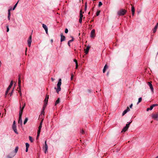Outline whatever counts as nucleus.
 <instances>
[{"label": "nucleus", "instance_id": "15", "mask_svg": "<svg viewBox=\"0 0 158 158\" xmlns=\"http://www.w3.org/2000/svg\"><path fill=\"white\" fill-rule=\"evenodd\" d=\"M20 110L19 111V117H22L23 109H21V106H20Z\"/></svg>", "mask_w": 158, "mask_h": 158}, {"label": "nucleus", "instance_id": "17", "mask_svg": "<svg viewBox=\"0 0 158 158\" xmlns=\"http://www.w3.org/2000/svg\"><path fill=\"white\" fill-rule=\"evenodd\" d=\"M108 68V66L107 65V64H106L104 66V68L103 69V72L104 73L106 70Z\"/></svg>", "mask_w": 158, "mask_h": 158}, {"label": "nucleus", "instance_id": "55", "mask_svg": "<svg viewBox=\"0 0 158 158\" xmlns=\"http://www.w3.org/2000/svg\"><path fill=\"white\" fill-rule=\"evenodd\" d=\"M13 90H13L11 92V93H10V95H11L12 94H13Z\"/></svg>", "mask_w": 158, "mask_h": 158}, {"label": "nucleus", "instance_id": "48", "mask_svg": "<svg viewBox=\"0 0 158 158\" xmlns=\"http://www.w3.org/2000/svg\"><path fill=\"white\" fill-rule=\"evenodd\" d=\"M74 61L75 63L76 64L77 63V60L76 59H74Z\"/></svg>", "mask_w": 158, "mask_h": 158}, {"label": "nucleus", "instance_id": "1", "mask_svg": "<svg viewBox=\"0 0 158 158\" xmlns=\"http://www.w3.org/2000/svg\"><path fill=\"white\" fill-rule=\"evenodd\" d=\"M18 2H19V1L15 4V5L14 6V7H13V8H12V7H11L10 9H9L8 10V15L7 18L9 20H10V11L12 10H14L15 9V8L17 6V5Z\"/></svg>", "mask_w": 158, "mask_h": 158}, {"label": "nucleus", "instance_id": "8", "mask_svg": "<svg viewBox=\"0 0 158 158\" xmlns=\"http://www.w3.org/2000/svg\"><path fill=\"white\" fill-rule=\"evenodd\" d=\"M44 149H45L44 152L46 153L47 152H48V146L46 143V141H45V146L44 148Z\"/></svg>", "mask_w": 158, "mask_h": 158}, {"label": "nucleus", "instance_id": "39", "mask_svg": "<svg viewBox=\"0 0 158 158\" xmlns=\"http://www.w3.org/2000/svg\"><path fill=\"white\" fill-rule=\"evenodd\" d=\"M102 5V2H99L98 4V6H101Z\"/></svg>", "mask_w": 158, "mask_h": 158}, {"label": "nucleus", "instance_id": "21", "mask_svg": "<svg viewBox=\"0 0 158 158\" xmlns=\"http://www.w3.org/2000/svg\"><path fill=\"white\" fill-rule=\"evenodd\" d=\"M73 41V38L72 40H69L68 42V44L69 46H70V43H71V42Z\"/></svg>", "mask_w": 158, "mask_h": 158}, {"label": "nucleus", "instance_id": "30", "mask_svg": "<svg viewBox=\"0 0 158 158\" xmlns=\"http://www.w3.org/2000/svg\"><path fill=\"white\" fill-rule=\"evenodd\" d=\"M153 108H152V106H150V107L148 108H147V111H148L149 110H151Z\"/></svg>", "mask_w": 158, "mask_h": 158}, {"label": "nucleus", "instance_id": "4", "mask_svg": "<svg viewBox=\"0 0 158 158\" xmlns=\"http://www.w3.org/2000/svg\"><path fill=\"white\" fill-rule=\"evenodd\" d=\"M32 42L31 35L27 40V44L29 47H30Z\"/></svg>", "mask_w": 158, "mask_h": 158}, {"label": "nucleus", "instance_id": "25", "mask_svg": "<svg viewBox=\"0 0 158 158\" xmlns=\"http://www.w3.org/2000/svg\"><path fill=\"white\" fill-rule=\"evenodd\" d=\"M42 125H40L39 126V128H38V131L39 132H40V130L41 129V128H42Z\"/></svg>", "mask_w": 158, "mask_h": 158}, {"label": "nucleus", "instance_id": "24", "mask_svg": "<svg viewBox=\"0 0 158 158\" xmlns=\"http://www.w3.org/2000/svg\"><path fill=\"white\" fill-rule=\"evenodd\" d=\"M47 104H44V106H43V111H42V112H43L44 113V110L47 106Z\"/></svg>", "mask_w": 158, "mask_h": 158}, {"label": "nucleus", "instance_id": "54", "mask_svg": "<svg viewBox=\"0 0 158 158\" xmlns=\"http://www.w3.org/2000/svg\"><path fill=\"white\" fill-rule=\"evenodd\" d=\"M28 148H26V152H28Z\"/></svg>", "mask_w": 158, "mask_h": 158}, {"label": "nucleus", "instance_id": "7", "mask_svg": "<svg viewBox=\"0 0 158 158\" xmlns=\"http://www.w3.org/2000/svg\"><path fill=\"white\" fill-rule=\"evenodd\" d=\"M151 83V82H148V83L151 90L152 92H153V88Z\"/></svg>", "mask_w": 158, "mask_h": 158}, {"label": "nucleus", "instance_id": "43", "mask_svg": "<svg viewBox=\"0 0 158 158\" xmlns=\"http://www.w3.org/2000/svg\"><path fill=\"white\" fill-rule=\"evenodd\" d=\"M43 119L41 121V122L40 123V125H42V124L43 122Z\"/></svg>", "mask_w": 158, "mask_h": 158}, {"label": "nucleus", "instance_id": "62", "mask_svg": "<svg viewBox=\"0 0 158 158\" xmlns=\"http://www.w3.org/2000/svg\"><path fill=\"white\" fill-rule=\"evenodd\" d=\"M155 158H158V156H156Z\"/></svg>", "mask_w": 158, "mask_h": 158}, {"label": "nucleus", "instance_id": "61", "mask_svg": "<svg viewBox=\"0 0 158 158\" xmlns=\"http://www.w3.org/2000/svg\"><path fill=\"white\" fill-rule=\"evenodd\" d=\"M44 113L43 112H42V111L41 112V114H44Z\"/></svg>", "mask_w": 158, "mask_h": 158}, {"label": "nucleus", "instance_id": "38", "mask_svg": "<svg viewBox=\"0 0 158 158\" xmlns=\"http://www.w3.org/2000/svg\"><path fill=\"white\" fill-rule=\"evenodd\" d=\"M82 18H80L79 19V22L80 23H81L82 22Z\"/></svg>", "mask_w": 158, "mask_h": 158}, {"label": "nucleus", "instance_id": "41", "mask_svg": "<svg viewBox=\"0 0 158 158\" xmlns=\"http://www.w3.org/2000/svg\"><path fill=\"white\" fill-rule=\"evenodd\" d=\"M157 106V104H153V105H152L151 106H152V108H153V107H154V106Z\"/></svg>", "mask_w": 158, "mask_h": 158}, {"label": "nucleus", "instance_id": "47", "mask_svg": "<svg viewBox=\"0 0 158 158\" xmlns=\"http://www.w3.org/2000/svg\"><path fill=\"white\" fill-rule=\"evenodd\" d=\"M99 14V11H98L96 13V15L97 16H98Z\"/></svg>", "mask_w": 158, "mask_h": 158}, {"label": "nucleus", "instance_id": "22", "mask_svg": "<svg viewBox=\"0 0 158 158\" xmlns=\"http://www.w3.org/2000/svg\"><path fill=\"white\" fill-rule=\"evenodd\" d=\"M128 129V128L127 127H126L125 126L123 129L122 131L121 132H122L123 131L125 132Z\"/></svg>", "mask_w": 158, "mask_h": 158}, {"label": "nucleus", "instance_id": "29", "mask_svg": "<svg viewBox=\"0 0 158 158\" xmlns=\"http://www.w3.org/2000/svg\"><path fill=\"white\" fill-rule=\"evenodd\" d=\"M142 100V98H139L138 99V101L137 103V104H138L139 103L141 102Z\"/></svg>", "mask_w": 158, "mask_h": 158}, {"label": "nucleus", "instance_id": "27", "mask_svg": "<svg viewBox=\"0 0 158 158\" xmlns=\"http://www.w3.org/2000/svg\"><path fill=\"white\" fill-rule=\"evenodd\" d=\"M28 120V119L27 118H25V119L24 121V122H23L24 124H25L27 123Z\"/></svg>", "mask_w": 158, "mask_h": 158}, {"label": "nucleus", "instance_id": "23", "mask_svg": "<svg viewBox=\"0 0 158 158\" xmlns=\"http://www.w3.org/2000/svg\"><path fill=\"white\" fill-rule=\"evenodd\" d=\"M18 149H19V148L18 147H16L15 148V150H15V152H15V153L14 154V155H15V154L17 153V151L18 150Z\"/></svg>", "mask_w": 158, "mask_h": 158}, {"label": "nucleus", "instance_id": "13", "mask_svg": "<svg viewBox=\"0 0 158 158\" xmlns=\"http://www.w3.org/2000/svg\"><path fill=\"white\" fill-rule=\"evenodd\" d=\"M13 129L14 130L15 132L17 134H18V133L17 131V130L16 129V125H15L14 126H13Z\"/></svg>", "mask_w": 158, "mask_h": 158}, {"label": "nucleus", "instance_id": "10", "mask_svg": "<svg viewBox=\"0 0 158 158\" xmlns=\"http://www.w3.org/2000/svg\"><path fill=\"white\" fill-rule=\"evenodd\" d=\"M130 110V109L128 107H127V109L124 110L123 113H122V116L124 115L127 112L129 111Z\"/></svg>", "mask_w": 158, "mask_h": 158}, {"label": "nucleus", "instance_id": "2", "mask_svg": "<svg viewBox=\"0 0 158 158\" xmlns=\"http://www.w3.org/2000/svg\"><path fill=\"white\" fill-rule=\"evenodd\" d=\"M61 84V80H59V81L57 85V88L56 89V87L55 88V89H56V91L58 93L61 90L60 86Z\"/></svg>", "mask_w": 158, "mask_h": 158}, {"label": "nucleus", "instance_id": "20", "mask_svg": "<svg viewBox=\"0 0 158 158\" xmlns=\"http://www.w3.org/2000/svg\"><path fill=\"white\" fill-rule=\"evenodd\" d=\"M19 123H20L21 125L22 124V117H19Z\"/></svg>", "mask_w": 158, "mask_h": 158}, {"label": "nucleus", "instance_id": "46", "mask_svg": "<svg viewBox=\"0 0 158 158\" xmlns=\"http://www.w3.org/2000/svg\"><path fill=\"white\" fill-rule=\"evenodd\" d=\"M25 105H26V104L25 103H24V104H23V106L22 107V109H24L25 106Z\"/></svg>", "mask_w": 158, "mask_h": 158}, {"label": "nucleus", "instance_id": "19", "mask_svg": "<svg viewBox=\"0 0 158 158\" xmlns=\"http://www.w3.org/2000/svg\"><path fill=\"white\" fill-rule=\"evenodd\" d=\"M84 13V12H82L81 10L80 11V18H82L83 17V14Z\"/></svg>", "mask_w": 158, "mask_h": 158}, {"label": "nucleus", "instance_id": "35", "mask_svg": "<svg viewBox=\"0 0 158 158\" xmlns=\"http://www.w3.org/2000/svg\"><path fill=\"white\" fill-rule=\"evenodd\" d=\"M13 84V81H12L10 82V85H9V86H10V87H12V85Z\"/></svg>", "mask_w": 158, "mask_h": 158}, {"label": "nucleus", "instance_id": "52", "mask_svg": "<svg viewBox=\"0 0 158 158\" xmlns=\"http://www.w3.org/2000/svg\"><path fill=\"white\" fill-rule=\"evenodd\" d=\"M133 106L132 104H131L130 106V108H131Z\"/></svg>", "mask_w": 158, "mask_h": 158}, {"label": "nucleus", "instance_id": "42", "mask_svg": "<svg viewBox=\"0 0 158 158\" xmlns=\"http://www.w3.org/2000/svg\"><path fill=\"white\" fill-rule=\"evenodd\" d=\"M43 119L41 121V122L40 123V125H42V124L43 122Z\"/></svg>", "mask_w": 158, "mask_h": 158}, {"label": "nucleus", "instance_id": "34", "mask_svg": "<svg viewBox=\"0 0 158 158\" xmlns=\"http://www.w3.org/2000/svg\"><path fill=\"white\" fill-rule=\"evenodd\" d=\"M26 148H28L29 147V144L28 143H26Z\"/></svg>", "mask_w": 158, "mask_h": 158}, {"label": "nucleus", "instance_id": "32", "mask_svg": "<svg viewBox=\"0 0 158 158\" xmlns=\"http://www.w3.org/2000/svg\"><path fill=\"white\" fill-rule=\"evenodd\" d=\"M21 83V80H19L18 84L19 88L20 87V83Z\"/></svg>", "mask_w": 158, "mask_h": 158}, {"label": "nucleus", "instance_id": "9", "mask_svg": "<svg viewBox=\"0 0 158 158\" xmlns=\"http://www.w3.org/2000/svg\"><path fill=\"white\" fill-rule=\"evenodd\" d=\"M42 27H43V28L45 30L46 33L48 34V27L47 26L44 24H42Z\"/></svg>", "mask_w": 158, "mask_h": 158}, {"label": "nucleus", "instance_id": "31", "mask_svg": "<svg viewBox=\"0 0 158 158\" xmlns=\"http://www.w3.org/2000/svg\"><path fill=\"white\" fill-rule=\"evenodd\" d=\"M131 123V122H129L128 123L126 124V126H125V127H127L128 128L129 126L130 123Z\"/></svg>", "mask_w": 158, "mask_h": 158}, {"label": "nucleus", "instance_id": "16", "mask_svg": "<svg viewBox=\"0 0 158 158\" xmlns=\"http://www.w3.org/2000/svg\"><path fill=\"white\" fill-rule=\"evenodd\" d=\"M158 27V23L156 25L154 28L153 29V33H155L156 31V30Z\"/></svg>", "mask_w": 158, "mask_h": 158}, {"label": "nucleus", "instance_id": "33", "mask_svg": "<svg viewBox=\"0 0 158 158\" xmlns=\"http://www.w3.org/2000/svg\"><path fill=\"white\" fill-rule=\"evenodd\" d=\"M6 31L7 32H8L9 31V26L8 25H6Z\"/></svg>", "mask_w": 158, "mask_h": 158}, {"label": "nucleus", "instance_id": "58", "mask_svg": "<svg viewBox=\"0 0 158 158\" xmlns=\"http://www.w3.org/2000/svg\"><path fill=\"white\" fill-rule=\"evenodd\" d=\"M51 41L52 43L53 42V40L52 39L51 40Z\"/></svg>", "mask_w": 158, "mask_h": 158}, {"label": "nucleus", "instance_id": "11", "mask_svg": "<svg viewBox=\"0 0 158 158\" xmlns=\"http://www.w3.org/2000/svg\"><path fill=\"white\" fill-rule=\"evenodd\" d=\"M48 98L49 96L47 95H46V97L44 100V104H47Z\"/></svg>", "mask_w": 158, "mask_h": 158}, {"label": "nucleus", "instance_id": "60", "mask_svg": "<svg viewBox=\"0 0 158 158\" xmlns=\"http://www.w3.org/2000/svg\"><path fill=\"white\" fill-rule=\"evenodd\" d=\"M73 76H71V79H73Z\"/></svg>", "mask_w": 158, "mask_h": 158}, {"label": "nucleus", "instance_id": "59", "mask_svg": "<svg viewBox=\"0 0 158 158\" xmlns=\"http://www.w3.org/2000/svg\"><path fill=\"white\" fill-rule=\"evenodd\" d=\"M27 48H26V50H25L26 54V52H27Z\"/></svg>", "mask_w": 158, "mask_h": 158}, {"label": "nucleus", "instance_id": "56", "mask_svg": "<svg viewBox=\"0 0 158 158\" xmlns=\"http://www.w3.org/2000/svg\"><path fill=\"white\" fill-rule=\"evenodd\" d=\"M22 78L21 76H19V79H21Z\"/></svg>", "mask_w": 158, "mask_h": 158}, {"label": "nucleus", "instance_id": "12", "mask_svg": "<svg viewBox=\"0 0 158 158\" xmlns=\"http://www.w3.org/2000/svg\"><path fill=\"white\" fill-rule=\"evenodd\" d=\"M61 38H60V41L61 42L64 41L65 40V38L64 36L62 34H61L60 35Z\"/></svg>", "mask_w": 158, "mask_h": 158}, {"label": "nucleus", "instance_id": "14", "mask_svg": "<svg viewBox=\"0 0 158 158\" xmlns=\"http://www.w3.org/2000/svg\"><path fill=\"white\" fill-rule=\"evenodd\" d=\"M90 48V46L89 45L86 48L85 50V54H86L88 53Z\"/></svg>", "mask_w": 158, "mask_h": 158}, {"label": "nucleus", "instance_id": "44", "mask_svg": "<svg viewBox=\"0 0 158 158\" xmlns=\"http://www.w3.org/2000/svg\"><path fill=\"white\" fill-rule=\"evenodd\" d=\"M81 133L82 134H83L84 133V131H83V130H81Z\"/></svg>", "mask_w": 158, "mask_h": 158}, {"label": "nucleus", "instance_id": "36", "mask_svg": "<svg viewBox=\"0 0 158 158\" xmlns=\"http://www.w3.org/2000/svg\"><path fill=\"white\" fill-rule=\"evenodd\" d=\"M87 8V2H86L85 4V11Z\"/></svg>", "mask_w": 158, "mask_h": 158}, {"label": "nucleus", "instance_id": "45", "mask_svg": "<svg viewBox=\"0 0 158 158\" xmlns=\"http://www.w3.org/2000/svg\"><path fill=\"white\" fill-rule=\"evenodd\" d=\"M11 88V87H10V86H9L7 89V90L9 91V90H10V89Z\"/></svg>", "mask_w": 158, "mask_h": 158}, {"label": "nucleus", "instance_id": "37", "mask_svg": "<svg viewBox=\"0 0 158 158\" xmlns=\"http://www.w3.org/2000/svg\"><path fill=\"white\" fill-rule=\"evenodd\" d=\"M40 132H39L38 131L37 132V139H38V138L39 137V136H40Z\"/></svg>", "mask_w": 158, "mask_h": 158}, {"label": "nucleus", "instance_id": "53", "mask_svg": "<svg viewBox=\"0 0 158 158\" xmlns=\"http://www.w3.org/2000/svg\"><path fill=\"white\" fill-rule=\"evenodd\" d=\"M78 67V63L76 64V68L77 69Z\"/></svg>", "mask_w": 158, "mask_h": 158}, {"label": "nucleus", "instance_id": "63", "mask_svg": "<svg viewBox=\"0 0 158 158\" xmlns=\"http://www.w3.org/2000/svg\"><path fill=\"white\" fill-rule=\"evenodd\" d=\"M90 12H89V13H88V14L89 15L90 14Z\"/></svg>", "mask_w": 158, "mask_h": 158}, {"label": "nucleus", "instance_id": "6", "mask_svg": "<svg viewBox=\"0 0 158 158\" xmlns=\"http://www.w3.org/2000/svg\"><path fill=\"white\" fill-rule=\"evenodd\" d=\"M95 30L94 29L92 30L90 33V37L91 38H94L95 36Z\"/></svg>", "mask_w": 158, "mask_h": 158}, {"label": "nucleus", "instance_id": "57", "mask_svg": "<svg viewBox=\"0 0 158 158\" xmlns=\"http://www.w3.org/2000/svg\"><path fill=\"white\" fill-rule=\"evenodd\" d=\"M7 157L8 158H12V157H10L9 156H7Z\"/></svg>", "mask_w": 158, "mask_h": 158}, {"label": "nucleus", "instance_id": "49", "mask_svg": "<svg viewBox=\"0 0 158 158\" xmlns=\"http://www.w3.org/2000/svg\"><path fill=\"white\" fill-rule=\"evenodd\" d=\"M15 125H15V121H14L13 122V126H15Z\"/></svg>", "mask_w": 158, "mask_h": 158}, {"label": "nucleus", "instance_id": "5", "mask_svg": "<svg viewBox=\"0 0 158 158\" xmlns=\"http://www.w3.org/2000/svg\"><path fill=\"white\" fill-rule=\"evenodd\" d=\"M152 117L154 119L158 120V114H153L152 115Z\"/></svg>", "mask_w": 158, "mask_h": 158}, {"label": "nucleus", "instance_id": "51", "mask_svg": "<svg viewBox=\"0 0 158 158\" xmlns=\"http://www.w3.org/2000/svg\"><path fill=\"white\" fill-rule=\"evenodd\" d=\"M19 93L20 95L21 96V91L20 90V88L19 89Z\"/></svg>", "mask_w": 158, "mask_h": 158}, {"label": "nucleus", "instance_id": "26", "mask_svg": "<svg viewBox=\"0 0 158 158\" xmlns=\"http://www.w3.org/2000/svg\"><path fill=\"white\" fill-rule=\"evenodd\" d=\"M60 99L59 98H58L56 102L55 105H56L57 104H58L60 102Z\"/></svg>", "mask_w": 158, "mask_h": 158}, {"label": "nucleus", "instance_id": "18", "mask_svg": "<svg viewBox=\"0 0 158 158\" xmlns=\"http://www.w3.org/2000/svg\"><path fill=\"white\" fill-rule=\"evenodd\" d=\"M131 10L132 12V15H134L135 13V8L134 6L131 7Z\"/></svg>", "mask_w": 158, "mask_h": 158}, {"label": "nucleus", "instance_id": "40", "mask_svg": "<svg viewBox=\"0 0 158 158\" xmlns=\"http://www.w3.org/2000/svg\"><path fill=\"white\" fill-rule=\"evenodd\" d=\"M68 32V30L67 28H66L65 30V33H67Z\"/></svg>", "mask_w": 158, "mask_h": 158}, {"label": "nucleus", "instance_id": "64", "mask_svg": "<svg viewBox=\"0 0 158 158\" xmlns=\"http://www.w3.org/2000/svg\"><path fill=\"white\" fill-rule=\"evenodd\" d=\"M96 0H92V1H96Z\"/></svg>", "mask_w": 158, "mask_h": 158}, {"label": "nucleus", "instance_id": "50", "mask_svg": "<svg viewBox=\"0 0 158 158\" xmlns=\"http://www.w3.org/2000/svg\"><path fill=\"white\" fill-rule=\"evenodd\" d=\"M9 91L6 90V93H5V95H7Z\"/></svg>", "mask_w": 158, "mask_h": 158}, {"label": "nucleus", "instance_id": "3", "mask_svg": "<svg viewBox=\"0 0 158 158\" xmlns=\"http://www.w3.org/2000/svg\"><path fill=\"white\" fill-rule=\"evenodd\" d=\"M126 12V10L124 9H121L118 12V15L119 16H122L124 15Z\"/></svg>", "mask_w": 158, "mask_h": 158}, {"label": "nucleus", "instance_id": "28", "mask_svg": "<svg viewBox=\"0 0 158 158\" xmlns=\"http://www.w3.org/2000/svg\"><path fill=\"white\" fill-rule=\"evenodd\" d=\"M29 140L31 141V142H32L33 141V139L32 137L31 136H29Z\"/></svg>", "mask_w": 158, "mask_h": 158}]
</instances>
